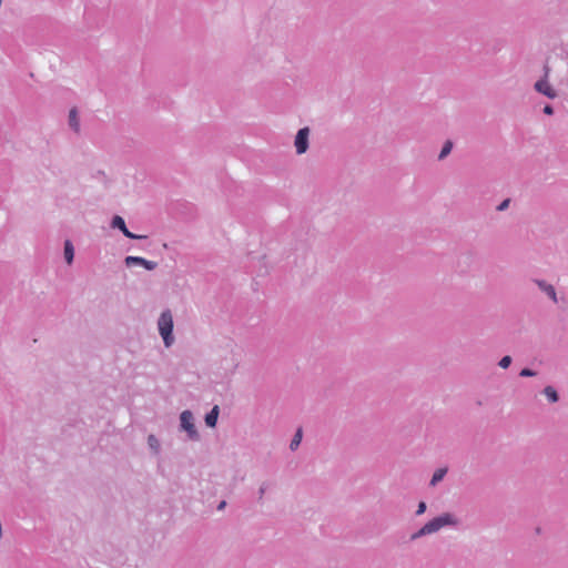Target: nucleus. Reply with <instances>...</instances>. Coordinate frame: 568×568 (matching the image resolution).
Wrapping results in <instances>:
<instances>
[{
	"mask_svg": "<svg viewBox=\"0 0 568 568\" xmlns=\"http://www.w3.org/2000/svg\"><path fill=\"white\" fill-rule=\"evenodd\" d=\"M462 524L460 518L454 513H442L440 515L428 520L424 526H422L418 530L413 532L409 537L410 541H415L425 536L433 535L442 530L443 528H459Z\"/></svg>",
	"mask_w": 568,
	"mask_h": 568,
	"instance_id": "f257e3e1",
	"label": "nucleus"
},
{
	"mask_svg": "<svg viewBox=\"0 0 568 568\" xmlns=\"http://www.w3.org/2000/svg\"><path fill=\"white\" fill-rule=\"evenodd\" d=\"M173 326V316L171 311H163L158 320V328L165 347H170L174 343Z\"/></svg>",
	"mask_w": 568,
	"mask_h": 568,
	"instance_id": "f03ea898",
	"label": "nucleus"
},
{
	"mask_svg": "<svg viewBox=\"0 0 568 568\" xmlns=\"http://www.w3.org/2000/svg\"><path fill=\"white\" fill-rule=\"evenodd\" d=\"M180 428L186 432L190 440H199L200 435L194 424V417L191 410L186 409L180 414Z\"/></svg>",
	"mask_w": 568,
	"mask_h": 568,
	"instance_id": "7ed1b4c3",
	"label": "nucleus"
},
{
	"mask_svg": "<svg viewBox=\"0 0 568 568\" xmlns=\"http://www.w3.org/2000/svg\"><path fill=\"white\" fill-rule=\"evenodd\" d=\"M311 130L308 126L300 129L295 135L294 146L298 155L306 153L308 150V138Z\"/></svg>",
	"mask_w": 568,
	"mask_h": 568,
	"instance_id": "20e7f679",
	"label": "nucleus"
},
{
	"mask_svg": "<svg viewBox=\"0 0 568 568\" xmlns=\"http://www.w3.org/2000/svg\"><path fill=\"white\" fill-rule=\"evenodd\" d=\"M548 72H549L548 67H545V75H544V78L538 80L535 83L534 88H535V90L538 93L544 94L545 97H547L549 99H555V98H557V92L548 82V79H547L548 78Z\"/></svg>",
	"mask_w": 568,
	"mask_h": 568,
	"instance_id": "39448f33",
	"label": "nucleus"
},
{
	"mask_svg": "<svg viewBox=\"0 0 568 568\" xmlns=\"http://www.w3.org/2000/svg\"><path fill=\"white\" fill-rule=\"evenodd\" d=\"M124 263H125V265L128 267H131V266H134V265H139V266H143L148 271H153L158 266L156 262L149 261V260H146L144 257L131 256V255L125 257Z\"/></svg>",
	"mask_w": 568,
	"mask_h": 568,
	"instance_id": "423d86ee",
	"label": "nucleus"
},
{
	"mask_svg": "<svg viewBox=\"0 0 568 568\" xmlns=\"http://www.w3.org/2000/svg\"><path fill=\"white\" fill-rule=\"evenodd\" d=\"M534 283L538 288L544 292L554 303H558L557 293L554 285L549 284L545 280L535 278Z\"/></svg>",
	"mask_w": 568,
	"mask_h": 568,
	"instance_id": "0eeeda50",
	"label": "nucleus"
},
{
	"mask_svg": "<svg viewBox=\"0 0 568 568\" xmlns=\"http://www.w3.org/2000/svg\"><path fill=\"white\" fill-rule=\"evenodd\" d=\"M474 255L470 252L464 253L458 257L457 266L459 268V272L465 273L467 272L471 264L474 263Z\"/></svg>",
	"mask_w": 568,
	"mask_h": 568,
	"instance_id": "6e6552de",
	"label": "nucleus"
},
{
	"mask_svg": "<svg viewBox=\"0 0 568 568\" xmlns=\"http://www.w3.org/2000/svg\"><path fill=\"white\" fill-rule=\"evenodd\" d=\"M220 414V408L217 405L213 406V408L205 415V424L209 427H215L217 423Z\"/></svg>",
	"mask_w": 568,
	"mask_h": 568,
	"instance_id": "1a4fd4ad",
	"label": "nucleus"
},
{
	"mask_svg": "<svg viewBox=\"0 0 568 568\" xmlns=\"http://www.w3.org/2000/svg\"><path fill=\"white\" fill-rule=\"evenodd\" d=\"M447 471H448L447 467L437 468L434 471L433 476H432V479L429 481V486L430 487L437 486L444 479V477L446 476Z\"/></svg>",
	"mask_w": 568,
	"mask_h": 568,
	"instance_id": "9d476101",
	"label": "nucleus"
},
{
	"mask_svg": "<svg viewBox=\"0 0 568 568\" xmlns=\"http://www.w3.org/2000/svg\"><path fill=\"white\" fill-rule=\"evenodd\" d=\"M63 253H64L65 262L69 265H71L73 263V258H74V247H73V244H72V242L70 240H65L64 241Z\"/></svg>",
	"mask_w": 568,
	"mask_h": 568,
	"instance_id": "9b49d317",
	"label": "nucleus"
},
{
	"mask_svg": "<svg viewBox=\"0 0 568 568\" xmlns=\"http://www.w3.org/2000/svg\"><path fill=\"white\" fill-rule=\"evenodd\" d=\"M69 125L74 132L80 131V121L78 116L77 109H71L69 112Z\"/></svg>",
	"mask_w": 568,
	"mask_h": 568,
	"instance_id": "f8f14e48",
	"label": "nucleus"
},
{
	"mask_svg": "<svg viewBox=\"0 0 568 568\" xmlns=\"http://www.w3.org/2000/svg\"><path fill=\"white\" fill-rule=\"evenodd\" d=\"M148 446L154 455H159L161 452V444L158 437L153 434L148 436Z\"/></svg>",
	"mask_w": 568,
	"mask_h": 568,
	"instance_id": "ddd939ff",
	"label": "nucleus"
},
{
	"mask_svg": "<svg viewBox=\"0 0 568 568\" xmlns=\"http://www.w3.org/2000/svg\"><path fill=\"white\" fill-rule=\"evenodd\" d=\"M542 393L550 403H557L559 400V395L552 386H546Z\"/></svg>",
	"mask_w": 568,
	"mask_h": 568,
	"instance_id": "4468645a",
	"label": "nucleus"
},
{
	"mask_svg": "<svg viewBox=\"0 0 568 568\" xmlns=\"http://www.w3.org/2000/svg\"><path fill=\"white\" fill-rule=\"evenodd\" d=\"M111 227L112 229H118L120 230L122 233L124 232V229H126V225H125V221L122 216L120 215H114L111 220Z\"/></svg>",
	"mask_w": 568,
	"mask_h": 568,
	"instance_id": "2eb2a0df",
	"label": "nucleus"
},
{
	"mask_svg": "<svg viewBox=\"0 0 568 568\" xmlns=\"http://www.w3.org/2000/svg\"><path fill=\"white\" fill-rule=\"evenodd\" d=\"M302 437H303L302 428H298L295 432V434H294V436H293V438H292V440L290 443V449L291 450H296L298 448V446L301 445V442H302Z\"/></svg>",
	"mask_w": 568,
	"mask_h": 568,
	"instance_id": "dca6fc26",
	"label": "nucleus"
},
{
	"mask_svg": "<svg viewBox=\"0 0 568 568\" xmlns=\"http://www.w3.org/2000/svg\"><path fill=\"white\" fill-rule=\"evenodd\" d=\"M452 149L453 142L447 140L439 152L438 160H444L452 152Z\"/></svg>",
	"mask_w": 568,
	"mask_h": 568,
	"instance_id": "f3484780",
	"label": "nucleus"
},
{
	"mask_svg": "<svg viewBox=\"0 0 568 568\" xmlns=\"http://www.w3.org/2000/svg\"><path fill=\"white\" fill-rule=\"evenodd\" d=\"M513 358L509 355H506L500 358L498 362L499 367L506 369L511 365Z\"/></svg>",
	"mask_w": 568,
	"mask_h": 568,
	"instance_id": "a211bd4d",
	"label": "nucleus"
},
{
	"mask_svg": "<svg viewBox=\"0 0 568 568\" xmlns=\"http://www.w3.org/2000/svg\"><path fill=\"white\" fill-rule=\"evenodd\" d=\"M123 235L129 237V239H132V240H141V239H145L146 237L145 235H138V234H134V233L130 232L128 230V227L124 229Z\"/></svg>",
	"mask_w": 568,
	"mask_h": 568,
	"instance_id": "6ab92c4d",
	"label": "nucleus"
},
{
	"mask_svg": "<svg viewBox=\"0 0 568 568\" xmlns=\"http://www.w3.org/2000/svg\"><path fill=\"white\" fill-rule=\"evenodd\" d=\"M270 485L268 483H263L260 488H258V501H262L263 500V497L266 493V490L268 489Z\"/></svg>",
	"mask_w": 568,
	"mask_h": 568,
	"instance_id": "aec40b11",
	"label": "nucleus"
},
{
	"mask_svg": "<svg viewBox=\"0 0 568 568\" xmlns=\"http://www.w3.org/2000/svg\"><path fill=\"white\" fill-rule=\"evenodd\" d=\"M537 373L530 368H523L519 373V376L521 377H534Z\"/></svg>",
	"mask_w": 568,
	"mask_h": 568,
	"instance_id": "412c9836",
	"label": "nucleus"
},
{
	"mask_svg": "<svg viewBox=\"0 0 568 568\" xmlns=\"http://www.w3.org/2000/svg\"><path fill=\"white\" fill-rule=\"evenodd\" d=\"M427 509V505L425 501H419L418 503V506H417V509H416V516H420L423 515Z\"/></svg>",
	"mask_w": 568,
	"mask_h": 568,
	"instance_id": "4be33fe9",
	"label": "nucleus"
},
{
	"mask_svg": "<svg viewBox=\"0 0 568 568\" xmlns=\"http://www.w3.org/2000/svg\"><path fill=\"white\" fill-rule=\"evenodd\" d=\"M508 205H509V200H508V199H507V200H504V201L498 205L497 210H498V211H504V210H506V209L508 207Z\"/></svg>",
	"mask_w": 568,
	"mask_h": 568,
	"instance_id": "5701e85b",
	"label": "nucleus"
},
{
	"mask_svg": "<svg viewBox=\"0 0 568 568\" xmlns=\"http://www.w3.org/2000/svg\"><path fill=\"white\" fill-rule=\"evenodd\" d=\"M544 113L547 114V115H552L554 114V108L550 104L545 105Z\"/></svg>",
	"mask_w": 568,
	"mask_h": 568,
	"instance_id": "b1692460",
	"label": "nucleus"
},
{
	"mask_svg": "<svg viewBox=\"0 0 568 568\" xmlns=\"http://www.w3.org/2000/svg\"><path fill=\"white\" fill-rule=\"evenodd\" d=\"M226 506V501L225 500H222L219 505H217V510H222L224 509Z\"/></svg>",
	"mask_w": 568,
	"mask_h": 568,
	"instance_id": "393cba45",
	"label": "nucleus"
},
{
	"mask_svg": "<svg viewBox=\"0 0 568 568\" xmlns=\"http://www.w3.org/2000/svg\"><path fill=\"white\" fill-rule=\"evenodd\" d=\"M536 532H537V534H540V532H541L540 527H537V528H536Z\"/></svg>",
	"mask_w": 568,
	"mask_h": 568,
	"instance_id": "a878e982",
	"label": "nucleus"
}]
</instances>
